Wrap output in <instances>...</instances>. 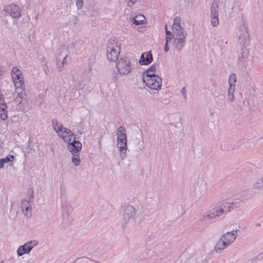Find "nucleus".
I'll list each match as a JSON object with an SVG mask.
<instances>
[{"label":"nucleus","mask_w":263,"mask_h":263,"mask_svg":"<svg viewBox=\"0 0 263 263\" xmlns=\"http://www.w3.org/2000/svg\"><path fill=\"white\" fill-rule=\"evenodd\" d=\"M107 59L112 62H116L119 58L120 46L114 39H110L106 45Z\"/></svg>","instance_id":"f257e3e1"},{"label":"nucleus","mask_w":263,"mask_h":263,"mask_svg":"<svg viewBox=\"0 0 263 263\" xmlns=\"http://www.w3.org/2000/svg\"><path fill=\"white\" fill-rule=\"evenodd\" d=\"M11 77L15 89L21 90L20 95L23 96V90L25 86L23 81V76L22 71L17 67H13L11 70Z\"/></svg>","instance_id":"f03ea898"},{"label":"nucleus","mask_w":263,"mask_h":263,"mask_svg":"<svg viewBox=\"0 0 263 263\" xmlns=\"http://www.w3.org/2000/svg\"><path fill=\"white\" fill-rule=\"evenodd\" d=\"M118 145L119 151L121 153V156L122 159L126 157V151L127 149V137L126 130L124 128L120 126L117 131Z\"/></svg>","instance_id":"7ed1b4c3"},{"label":"nucleus","mask_w":263,"mask_h":263,"mask_svg":"<svg viewBox=\"0 0 263 263\" xmlns=\"http://www.w3.org/2000/svg\"><path fill=\"white\" fill-rule=\"evenodd\" d=\"M52 126L58 136L62 138L65 142H70L71 137H73L74 138V135L70 129L64 127L62 124H59L58 122H52Z\"/></svg>","instance_id":"20e7f679"},{"label":"nucleus","mask_w":263,"mask_h":263,"mask_svg":"<svg viewBox=\"0 0 263 263\" xmlns=\"http://www.w3.org/2000/svg\"><path fill=\"white\" fill-rule=\"evenodd\" d=\"M187 33L184 31L173 32L172 45L174 50L178 51L184 46Z\"/></svg>","instance_id":"39448f33"},{"label":"nucleus","mask_w":263,"mask_h":263,"mask_svg":"<svg viewBox=\"0 0 263 263\" xmlns=\"http://www.w3.org/2000/svg\"><path fill=\"white\" fill-rule=\"evenodd\" d=\"M143 81L146 85L151 89L158 90L161 88L162 85L161 79L157 76L143 77Z\"/></svg>","instance_id":"423d86ee"},{"label":"nucleus","mask_w":263,"mask_h":263,"mask_svg":"<svg viewBox=\"0 0 263 263\" xmlns=\"http://www.w3.org/2000/svg\"><path fill=\"white\" fill-rule=\"evenodd\" d=\"M39 241L36 240H32L25 243L23 245L20 246L17 250V254L18 256H22L24 254H29L32 249L37 246Z\"/></svg>","instance_id":"0eeeda50"},{"label":"nucleus","mask_w":263,"mask_h":263,"mask_svg":"<svg viewBox=\"0 0 263 263\" xmlns=\"http://www.w3.org/2000/svg\"><path fill=\"white\" fill-rule=\"evenodd\" d=\"M219 1L218 0H214L210 7V17L211 24L214 27H216L219 24L218 20V9Z\"/></svg>","instance_id":"6e6552de"},{"label":"nucleus","mask_w":263,"mask_h":263,"mask_svg":"<svg viewBox=\"0 0 263 263\" xmlns=\"http://www.w3.org/2000/svg\"><path fill=\"white\" fill-rule=\"evenodd\" d=\"M117 68L122 75L128 74L132 69L130 62L126 58H121L117 64Z\"/></svg>","instance_id":"1a4fd4ad"},{"label":"nucleus","mask_w":263,"mask_h":263,"mask_svg":"<svg viewBox=\"0 0 263 263\" xmlns=\"http://www.w3.org/2000/svg\"><path fill=\"white\" fill-rule=\"evenodd\" d=\"M33 199V195L32 193L28 195L27 199H25L22 200L21 203L22 211L24 215L30 217L31 216L32 208L31 206V202Z\"/></svg>","instance_id":"9d476101"},{"label":"nucleus","mask_w":263,"mask_h":263,"mask_svg":"<svg viewBox=\"0 0 263 263\" xmlns=\"http://www.w3.org/2000/svg\"><path fill=\"white\" fill-rule=\"evenodd\" d=\"M71 83L72 85L78 90H82L85 86L84 78L77 72L72 73Z\"/></svg>","instance_id":"9b49d317"},{"label":"nucleus","mask_w":263,"mask_h":263,"mask_svg":"<svg viewBox=\"0 0 263 263\" xmlns=\"http://www.w3.org/2000/svg\"><path fill=\"white\" fill-rule=\"evenodd\" d=\"M136 213L135 208L133 206L131 205L126 206L123 214L124 222L127 223L130 219L134 218L136 215Z\"/></svg>","instance_id":"f8f14e48"},{"label":"nucleus","mask_w":263,"mask_h":263,"mask_svg":"<svg viewBox=\"0 0 263 263\" xmlns=\"http://www.w3.org/2000/svg\"><path fill=\"white\" fill-rule=\"evenodd\" d=\"M238 42L241 45H245L248 40V28L246 24H243L240 26Z\"/></svg>","instance_id":"ddd939ff"},{"label":"nucleus","mask_w":263,"mask_h":263,"mask_svg":"<svg viewBox=\"0 0 263 263\" xmlns=\"http://www.w3.org/2000/svg\"><path fill=\"white\" fill-rule=\"evenodd\" d=\"M4 10L6 14H9L13 18L18 17L21 14L19 7L13 4L9 5Z\"/></svg>","instance_id":"4468645a"},{"label":"nucleus","mask_w":263,"mask_h":263,"mask_svg":"<svg viewBox=\"0 0 263 263\" xmlns=\"http://www.w3.org/2000/svg\"><path fill=\"white\" fill-rule=\"evenodd\" d=\"M237 236V231L233 230L231 232H227L223 234L220 238L222 240L226 241L228 246H229L234 242Z\"/></svg>","instance_id":"2eb2a0df"},{"label":"nucleus","mask_w":263,"mask_h":263,"mask_svg":"<svg viewBox=\"0 0 263 263\" xmlns=\"http://www.w3.org/2000/svg\"><path fill=\"white\" fill-rule=\"evenodd\" d=\"M67 143H68V149L72 154L77 153L82 148L81 143L79 141L76 140L75 138H74L73 141L71 140L70 142Z\"/></svg>","instance_id":"dca6fc26"},{"label":"nucleus","mask_w":263,"mask_h":263,"mask_svg":"<svg viewBox=\"0 0 263 263\" xmlns=\"http://www.w3.org/2000/svg\"><path fill=\"white\" fill-rule=\"evenodd\" d=\"M153 61V55L151 51L143 53L139 59V63L140 65H148Z\"/></svg>","instance_id":"f3484780"},{"label":"nucleus","mask_w":263,"mask_h":263,"mask_svg":"<svg viewBox=\"0 0 263 263\" xmlns=\"http://www.w3.org/2000/svg\"><path fill=\"white\" fill-rule=\"evenodd\" d=\"M248 51L245 48H241L240 52L238 56V61L242 65H245V62L248 58Z\"/></svg>","instance_id":"a211bd4d"},{"label":"nucleus","mask_w":263,"mask_h":263,"mask_svg":"<svg viewBox=\"0 0 263 263\" xmlns=\"http://www.w3.org/2000/svg\"><path fill=\"white\" fill-rule=\"evenodd\" d=\"M67 55L64 57L58 56L56 58V65L59 71H62L64 69V65L67 64L66 58Z\"/></svg>","instance_id":"6ab92c4d"},{"label":"nucleus","mask_w":263,"mask_h":263,"mask_svg":"<svg viewBox=\"0 0 263 263\" xmlns=\"http://www.w3.org/2000/svg\"><path fill=\"white\" fill-rule=\"evenodd\" d=\"M234 205L235 203L233 202H225L220 204V205H218V206L220 208V210L221 211V213L223 215L227 214L233 210V206Z\"/></svg>","instance_id":"aec40b11"},{"label":"nucleus","mask_w":263,"mask_h":263,"mask_svg":"<svg viewBox=\"0 0 263 263\" xmlns=\"http://www.w3.org/2000/svg\"><path fill=\"white\" fill-rule=\"evenodd\" d=\"M228 245L227 244L226 241L222 240L221 238L216 243L214 247V251L217 253H220L223 250L227 248Z\"/></svg>","instance_id":"412c9836"},{"label":"nucleus","mask_w":263,"mask_h":263,"mask_svg":"<svg viewBox=\"0 0 263 263\" xmlns=\"http://www.w3.org/2000/svg\"><path fill=\"white\" fill-rule=\"evenodd\" d=\"M145 17L142 14H138L135 17H129V20L135 25H142L144 23Z\"/></svg>","instance_id":"4be33fe9"},{"label":"nucleus","mask_w":263,"mask_h":263,"mask_svg":"<svg viewBox=\"0 0 263 263\" xmlns=\"http://www.w3.org/2000/svg\"><path fill=\"white\" fill-rule=\"evenodd\" d=\"M181 19L179 17L176 16L174 20V24L173 25L172 30L173 32L184 31L181 26Z\"/></svg>","instance_id":"5701e85b"},{"label":"nucleus","mask_w":263,"mask_h":263,"mask_svg":"<svg viewBox=\"0 0 263 263\" xmlns=\"http://www.w3.org/2000/svg\"><path fill=\"white\" fill-rule=\"evenodd\" d=\"M7 106L5 103H0V118L2 120L7 118Z\"/></svg>","instance_id":"b1692460"},{"label":"nucleus","mask_w":263,"mask_h":263,"mask_svg":"<svg viewBox=\"0 0 263 263\" xmlns=\"http://www.w3.org/2000/svg\"><path fill=\"white\" fill-rule=\"evenodd\" d=\"M156 70V65H152L149 68H148L145 72H144L143 77L148 76L149 78L153 76H157L155 74Z\"/></svg>","instance_id":"393cba45"},{"label":"nucleus","mask_w":263,"mask_h":263,"mask_svg":"<svg viewBox=\"0 0 263 263\" xmlns=\"http://www.w3.org/2000/svg\"><path fill=\"white\" fill-rule=\"evenodd\" d=\"M254 189L263 193V178L258 180L254 184Z\"/></svg>","instance_id":"a878e982"},{"label":"nucleus","mask_w":263,"mask_h":263,"mask_svg":"<svg viewBox=\"0 0 263 263\" xmlns=\"http://www.w3.org/2000/svg\"><path fill=\"white\" fill-rule=\"evenodd\" d=\"M211 211L214 218L218 217L222 215L221 211L218 206H215V208L212 209Z\"/></svg>","instance_id":"bb28decb"},{"label":"nucleus","mask_w":263,"mask_h":263,"mask_svg":"<svg viewBox=\"0 0 263 263\" xmlns=\"http://www.w3.org/2000/svg\"><path fill=\"white\" fill-rule=\"evenodd\" d=\"M235 91V87L234 86H229V88L228 90V99L230 100L231 102L233 101L234 96V92Z\"/></svg>","instance_id":"cd10ccee"},{"label":"nucleus","mask_w":263,"mask_h":263,"mask_svg":"<svg viewBox=\"0 0 263 263\" xmlns=\"http://www.w3.org/2000/svg\"><path fill=\"white\" fill-rule=\"evenodd\" d=\"M21 92V89H19V90L15 89V92L17 93V97L15 99H14V101L16 103L20 104L22 102L23 98L25 96V90H23L24 94H23V96H22L20 95V92Z\"/></svg>","instance_id":"c85d7f7f"},{"label":"nucleus","mask_w":263,"mask_h":263,"mask_svg":"<svg viewBox=\"0 0 263 263\" xmlns=\"http://www.w3.org/2000/svg\"><path fill=\"white\" fill-rule=\"evenodd\" d=\"M201 219L203 220L214 219L211 210L210 211H207L206 213H204L202 215Z\"/></svg>","instance_id":"c756f323"},{"label":"nucleus","mask_w":263,"mask_h":263,"mask_svg":"<svg viewBox=\"0 0 263 263\" xmlns=\"http://www.w3.org/2000/svg\"><path fill=\"white\" fill-rule=\"evenodd\" d=\"M72 162L73 164L76 166H78L80 165L81 160L78 154H73V157H72Z\"/></svg>","instance_id":"7c9ffc66"},{"label":"nucleus","mask_w":263,"mask_h":263,"mask_svg":"<svg viewBox=\"0 0 263 263\" xmlns=\"http://www.w3.org/2000/svg\"><path fill=\"white\" fill-rule=\"evenodd\" d=\"M236 81V75L234 73L231 74L229 79V86H234L235 87V83Z\"/></svg>","instance_id":"2f4dec72"},{"label":"nucleus","mask_w":263,"mask_h":263,"mask_svg":"<svg viewBox=\"0 0 263 263\" xmlns=\"http://www.w3.org/2000/svg\"><path fill=\"white\" fill-rule=\"evenodd\" d=\"M3 165L10 162H12L14 160V156L12 155H8L6 157L1 159Z\"/></svg>","instance_id":"473e14b6"},{"label":"nucleus","mask_w":263,"mask_h":263,"mask_svg":"<svg viewBox=\"0 0 263 263\" xmlns=\"http://www.w3.org/2000/svg\"><path fill=\"white\" fill-rule=\"evenodd\" d=\"M76 5L78 9H81L83 6V0H76Z\"/></svg>","instance_id":"72a5a7b5"},{"label":"nucleus","mask_w":263,"mask_h":263,"mask_svg":"<svg viewBox=\"0 0 263 263\" xmlns=\"http://www.w3.org/2000/svg\"><path fill=\"white\" fill-rule=\"evenodd\" d=\"M180 92L181 93V95H182L183 98L184 99H186V90H185V87H183L181 91H180Z\"/></svg>","instance_id":"f704fd0d"},{"label":"nucleus","mask_w":263,"mask_h":263,"mask_svg":"<svg viewBox=\"0 0 263 263\" xmlns=\"http://www.w3.org/2000/svg\"><path fill=\"white\" fill-rule=\"evenodd\" d=\"M172 38H173V36H166L165 37V43H168V42H171Z\"/></svg>","instance_id":"c9c22d12"},{"label":"nucleus","mask_w":263,"mask_h":263,"mask_svg":"<svg viewBox=\"0 0 263 263\" xmlns=\"http://www.w3.org/2000/svg\"><path fill=\"white\" fill-rule=\"evenodd\" d=\"M170 101V100L168 99H161V103H162L163 104H167L169 103Z\"/></svg>","instance_id":"e433bc0d"},{"label":"nucleus","mask_w":263,"mask_h":263,"mask_svg":"<svg viewBox=\"0 0 263 263\" xmlns=\"http://www.w3.org/2000/svg\"><path fill=\"white\" fill-rule=\"evenodd\" d=\"M164 50L165 52H168L169 51L170 49L168 45V43H165Z\"/></svg>","instance_id":"4c0bfd02"},{"label":"nucleus","mask_w":263,"mask_h":263,"mask_svg":"<svg viewBox=\"0 0 263 263\" xmlns=\"http://www.w3.org/2000/svg\"><path fill=\"white\" fill-rule=\"evenodd\" d=\"M252 197V195L251 194L247 198V199H242L241 200L243 202H246L248 200L251 199Z\"/></svg>","instance_id":"58836bf2"},{"label":"nucleus","mask_w":263,"mask_h":263,"mask_svg":"<svg viewBox=\"0 0 263 263\" xmlns=\"http://www.w3.org/2000/svg\"><path fill=\"white\" fill-rule=\"evenodd\" d=\"M78 21V18L77 16H74V18L72 20V23L73 24L76 25L77 24Z\"/></svg>","instance_id":"ea45409f"},{"label":"nucleus","mask_w":263,"mask_h":263,"mask_svg":"<svg viewBox=\"0 0 263 263\" xmlns=\"http://www.w3.org/2000/svg\"><path fill=\"white\" fill-rule=\"evenodd\" d=\"M166 36H173V33H172L170 31H166Z\"/></svg>","instance_id":"a19ab883"},{"label":"nucleus","mask_w":263,"mask_h":263,"mask_svg":"<svg viewBox=\"0 0 263 263\" xmlns=\"http://www.w3.org/2000/svg\"><path fill=\"white\" fill-rule=\"evenodd\" d=\"M4 102V100L3 99V95H0V103H3Z\"/></svg>","instance_id":"79ce46f5"},{"label":"nucleus","mask_w":263,"mask_h":263,"mask_svg":"<svg viewBox=\"0 0 263 263\" xmlns=\"http://www.w3.org/2000/svg\"><path fill=\"white\" fill-rule=\"evenodd\" d=\"M3 167H4V165H3L1 160L0 159V169L2 168Z\"/></svg>","instance_id":"37998d69"},{"label":"nucleus","mask_w":263,"mask_h":263,"mask_svg":"<svg viewBox=\"0 0 263 263\" xmlns=\"http://www.w3.org/2000/svg\"><path fill=\"white\" fill-rule=\"evenodd\" d=\"M137 0H130V2L134 4H135L136 2H137Z\"/></svg>","instance_id":"c03bdc74"},{"label":"nucleus","mask_w":263,"mask_h":263,"mask_svg":"<svg viewBox=\"0 0 263 263\" xmlns=\"http://www.w3.org/2000/svg\"><path fill=\"white\" fill-rule=\"evenodd\" d=\"M165 30H166H166H167V25H165Z\"/></svg>","instance_id":"a18cd8bd"},{"label":"nucleus","mask_w":263,"mask_h":263,"mask_svg":"<svg viewBox=\"0 0 263 263\" xmlns=\"http://www.w3.org/2000/svg\"><path fill=\"white\" fill-rule=\"evenodd\" d=\"M0 263H7V262L4 260H2V261L0 262Z\"/></svg>","instance_id":"49530a36"},{"label":"nucleus","mask_w":263,"mask_h":263,"mask_svg":"<svg viewBox=\"0 0 263 263\" xmlns=\"http://www.w3.org/2000/svg\"><path fill=\"white\" fill-rule=\"evenodd\" d=\"M156 96H158V92H156Z\"/></svg>","instance_id":"de8ad7c7"}]
</instances>
